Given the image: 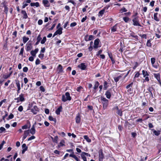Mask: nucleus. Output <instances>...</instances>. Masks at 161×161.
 I'll return each instance as SVG.
<instances>
[{
  "mask_svg": "<svg viewBox=\"0 0 161 161\" xmlns=\"http://www.w3.org/2000/svg\"><path fill=\"white\" fill-rule=\"evenodd\" d=\"M71 98L70 96V94L69 92L65 93V95H63L62 96V100L64 102L67 101L71 100Z\"/></svg>",
  "mask_w": 161,
  "mask_h": 161,
  "instance_id": "nucleus-1",
  "label": "nucleus"
},
{
  "mask_svg": "<svg viewBox=\"0 0 161 161\" xmlns=\"http://www.w3.org/2000/svg\"><path fill=\"white\" fill-rule=\"evenodd\" d=\"M101 101L103 104V108L104 109L106 108L108 105V100L105 98L101 97Z\"/></svg>",
  "mask_w": 161,
  "mask_h": 161,
  "instance_id": "nucleus-2",
  "label": "nucleus"
},
{
  "mask_svg": "<svg viewBox=\"0 0 161 161\" xmlns=\"http://www.w3.org/2000/svg\"><path fill=\"white\" fill-rule=\"evenodd\" d=\"M133 22V25L134 26H141V25L139 23V21L138 17H135L132 19Z\"/></svg>",
  "mask_w": 161,
  "mask_h": 161,
  "instance_id": "nucleus-3",
  "label": "nucleus"
},
{
  "mask_svg": "<svg viewBox=\"0 0 161 161\" xmlns=\"http://www.w3.org/2000/svg\"><path fill=\"white\" fill-rule=\"evenodd\" d=\"M98 156L99 161H103V159L104 158V156L102 149H100L99 150L98 152Z\"/></svg>",
  "mask_w": 161,
  "mask_h": 161,
  "instance_id": "nucleus-4",
  "label": "nucleus"
},
{
  "mask_svg": "<svg viewBox=\"0 0 161 161\" xmlns=\"http://www.w3.org/2000/svg\"><path fill=\"white\" fill-rule=\"evenodd\" d=\"M31 110L34 114H37L38 111V108L35 105L33 108L31 109Z\"/></svg>",
  "mask_w": 161,
  "mask_h": 161,
  "instance_id": "nucleus-5",
  "label": "nucleus"
},
{
  "mask_svg": "<svg viewBox=\"0 0 161 161\" xmlns=\"http://www.w3.org/2000/svg\"><path fill=\"white\" fill-rule=\"evenodd\" d=\"M36 124V122H35L34 124L32 126L31 129H30V132L32 134L34 135L35 133V125Z\"/></svg>",
  "mask_w": 161,
  "mask_h": 161,
  "instance_id": "nucleus-6",
  "label": "nucleus"
},
{
  "mask_svg": "<svg viewBox=\"0 0 161 161\" xmlns=\"http://www.w3.org/2000/svg\"><path fill=\"white\" fill-rule=\"evenodd\" d=\"M22 153L23 154L25 153V151H26L28 149V147L26 146L25 143H24L22 146Z\"/></svg>",
  "mask_w": 161,
  "mask_h": 161,
  "instance_id": "nucleus-7",
  "label": "nucleus"
},
{
  "mask_svg": "<svg viewBox=\"0 0 161 161\" xmlns=\"http://www.w3.org/2000/svg\"><path fill=\"white\" fill-rule=\"evenodd\" d=\"M154 77L157 79L159 83L161 84L160 75L159 73H154Z\"/></svg>",
  "mask_w": 161,
  "mask_h": 161,
  "instance_id": "nucleus-8",
  "label": "nucleus"
},
{
  "mask_svg": "<svg viewBox=\"0 0 161 161\" xmlns=\"http://www.w3.org/2000/svg\"><path fill=\"white\" fill-rule=\"evenodd\" d=\"M86 66H87L84 63H82L78 66V67L82 70H85L86 69Z\"/></svg>",
  "mask_w": 161,
  "mask_h": 161,
  "instance_id": "nucleus-9",
  "label": "nucleus"
},
{
  "mask_svg": "<svg viewBox=\"0 0 161 161\" xmlns=\"http://www.w3.org/2000/svg\"><path fill=\"white\" fill-rule=\"evenodd\" d=\"M39 49L38 48H36L34 50H32L31 52V54L33 57H35L36 54L38 52Z\"/></svg>",
  "mask_w": 161,
  "mask_h": 161,
  "instance_id": "nucleus-10",
  "label": "nucleus"
},
{
  "mask_svg": "<svg viewBox=\"0 0 161 161\" xmlns=\"http://www.w3.org/2000/svg\"><path fill=\"white\" fill-rule=\"evenodd\" d=\"M30 133V131L29 130H25L24 131V136L22 138V140L24 141L27 137V136Z\"/></svg>",
  "mask_w": 161,
  "mask_h": 161,
  "instance_id": "nucleus-11",
  "label": "nucleus"
},
{
  "mask_svg": "<svg viewBox=\"0 0 161 161\" xmlns=\"http://www.w3.org/2000/svg\"><path fill=\"white\" fill-rule=\"evenodd\" d=\"M21 14L23 15L22 18L23 19H26L28 18V15L26 12L24 10L21 11Z\"/></svg>",
  "mask_w": 161,
  "mask_h": 161,
  "instance_id": "nucleus-12",
  "label": "nucleus"
},
{
  "mask_svg": "<svg viewBox=\"0 0 161 161\" xmlns=\"http://www.w3.org/2000/svg\"><path fill=\"white\" fill-rule=\"evenodd\" d=\"M99 41L100 40L98 39H97L94 41V47L95 48H97L98 47V45L99 44Z\"/></svg>",
  "mask_w": 161,
  "mask_h": 161,
  "instance_id": "nucleus-13",
  "label": "nucleus"
},
{
  "mask_svg": "<svg viewBox=\"0 0 161 161\" xmlns=\"http://www.w3.org/2000/svg\"><path fill=\"white\" fill-rule=\"evenodd\" d=\"M26 51H27L31 50L32 48V46L31 43L27 44L26 45Z\"/></svg>",
  "mask_w": 161,
  "mask_h": 161,
  "instance_id": "nucleus-14",
  "label": "nucleus"
},
{
  "mask_svg": "<svg viewBox=\"0 0 161 161\" xmlns=\"http://www.w3.org/2000/svg\"><path fill=\"white\" fill-rule=\"evenodd\" d=\"M106 97L108 99H110L111 97V90H108L107 91L105 94Z\"/></svg>",
  "mask_w": 161,
  "mask_h": 161,
  "instance_id": "nucleus-15",
  "label": "nucleus"
},
{
  "mask_svg": "<svg viewBox=\"0 0 161 161\" xmlns=\"http://www.w3.org/2000/svg\"><path fill=\"white\" fill-rule=\"evenodd\" d=\"M80 114L79 113H78L77 114V115L75 118L76 123L77 124H78L80 123Z\"/></svg>",
  "mask_w": 161,
  "mask_h": 161,
  "instance_id": "nucleus-16",
  "label": "nucleus"
},
{
  "mask_svg": "<svg viewBox=\"0 0 161 161\" xmlns=\"http://www.w3.org/2000/svg\"><path fill=\"white\" fill-rule=\"evenodd\" d=\"M58 73H60L62 72H63V67L62 66L59 64L58 67Z\"/></svg>",
  "mask_w": 161,
  "mask_h": 161,
  "instance_id": "nucleus-17",
  "label": "nucleus"
},
{
  "mask_svg": "<svg viewBox=\"0 0 161 161\" xmlns=\"http://www.w3.org/2000/svg\"><path fill=\"white\" fill-rule=\"evenodd\" d=\"M62 106L59 107L56 110L55 113L57 115H59L60 112L62 111Z\"/></svg>",
  "mask_w": 161,
  "mask_h": 161,
  "instance_id": "nucleus-18",
  "label": "nucleus"
},
{
  "mask_svg": "<svg viewBox=\"0 0 161 161\" xmlns=\"http://www.w3.org/2000/svg\"><path fill=\"white\" fill-rule=\"evenodd\" d=\"M158 14L157 13H155L154 14L153 18L156 21H159L160 20L159 19L158 16Z\"/></svg>",
  "mask_w": 161,
  "mask_h": 161,
  "instance_id": "nucleus-19",
  "label": "nucleus"
},
{
  "mask_svg": "<svg viewBox=\"0 0 161 161\" xmlns=\"http://www.w3.org/2000/svg\"><path fill=\"white\" fill-rule=\"evenodd\" d=\"M19 98L20 102H22L25 100V99L24 97V94L23 93H21L19 95Z\"/></svg>",
  "mask_w": 161,
  "mask_h": 161,
  "instance_id": "nucleus-20",
  "label": "nucleus"
},
{
  "mask_svg": "<svg viewBox=\"0 0 161 161\" xmlns=\"http://www.w3.org/2000/svg\"><path fill=\"white\" fill-rule=\"evenodd\" d=\"M43 3L44 6L46 7H49V2L47 0H43L42 1Z\"/></svg>",
  "mask_w": 161,
  "mask_h": 161,
  "instance_id": "nucleus-21",
  "label": "nucleus"
},
{
  "mask_svg": "<svg viewBox=\"0 0 161 161\" xmlns=\"http://www.w3.org/2000/svg\"><path fill=\"white\" fill-rule=\"evenodd\" d=\"M62 28L60 27L55 32H56L57 35L59 34L60 35L62 33Z\"/></svg>",
  "mask_w": 161,
  "mask_h": 161,
  "instance_id": "nucleus-22",
  "label": "nucleus"
},
{
  "mask_svg": "<svg viewBox=\"0 0 161 161\" xmlns=\"http://www.w3.org/2000/svg\"><path fill=\"white\" fill-rule=\"evenodd\" d=\"M117 24H115L111 28V32H114L116 31L117 29Z\"/></svg>",
  "mask_w": 161,
  "mask_h": 161,
  "instance_id": "nucleus-23",
  "label": "nucleus"
},
{
  "mask_svg": "<svg viewBox=\"0 0 161 161\" xmlns=\"http://www.w3.org/2000/svg\"><path fill=\"white\" fill-rule=\"evenodd\" d=\"M31 6L32 7L35 6L37 7L39 6V3L38 2L31 3L30 4Z\"/></svg>",
  "mask_w": 161,
  "mask_h": 161,
  "instance_id": "nucleus-24",
  "label": "nucleus"
},
{
  "mask_svg": "<svg viewBox=\"0 0 161 161\" xmlns=\"http://www.w3.org/2000/svg\"><path fill=\"white\" fill-rule=\"evenodd\" d=\"M70 157H72L74 158L76 161H77L79 159L74 154V152H73V154H70L69 155Z\"/></svg>",
  "mask_w": 161,
  "mask_h": 161,
  "instance_id": "nucleus-25",
  "label": "nucleus"
},
{
  "mask_svg": "<svg viewBox=\"0 0 161 161\" xmlns=\"http://www.w3.org/2000/svg\"><path fill=\"white\" fill-rule=\"evenodd\" d=\"M152 130L153 131V133L155 135L158 136L160 134V130L156 131L154 129H152Z\"/></svg>",
  "mask_w": 161,
  "mask_h": 161,
  "instance_id": "nucleus-26",
  "label": "nucleus"
},
{
  "mask_svg": "<svg viewBox=\"0 0 161 161\" xmlns=\"http://www.w3.org/2000/svg\"><path fill=\"white\" fill-rule=\"evenodd\" d=\"M83 138L88 142H91V139L89 138V137L85 135V136H84Z\"/></svg>",
  "mask_w": 161,
  "mask_h": 161,
  "instance_id": "nucleus-27",
  "label": "nucleus"
},
{
  "mask_svg": "<svg viewBox=\"0 0 161 161\" xmlns=\"http://www.w3.org/2000/svg\"><path fill=\"white\" fill-rule=\"evenodd\" d=\"M130 36L136 39H138V36L137 35H135V33L134 32L130 33Z\"/></svg>",
  "mask_w": 161,
  "mask_h": 161,
  "instance_id": "nucleus-28",
  "label": "nucleus"
},
{
  "mask_svg": "<svg viewBox=\"0 0 161 161\" xmlns=\"http://www.w3.org/2000/svg\"><path fill=\"white\" fill-rule=\"evenodd\" d=\"M99 85V83L98 81H96L95 83L94 86V89L96 90L98 88V86Z\"/></svg>",
  "mask_w": 161,
  "mask_h": 161,
  "instance_id": "nucleus-29",
  "label": "nucleus"
},
{
  "mask_svg": "<svg viewBox=\"0 0 161 161\" xmlns=\"http://www.w3.org/2000/svg\"><path fill=\"white\" fill-rule=\"evenodd\" d=\"M142 74L144 77H145L147 76H148L149 75L147 72L144 70H143L142 71Z\"/></svg>",
  "mask_w": 161,
  "mask_h": 161,
  "instance_id": "nucleus-30",
  "label": "nucleus"
},
{
  "mask_svg": "<svg viewBox=\"0 0 161 161\" xmlns=\"http://www.w3.org/2000/svg\"><path fill=\"white\" fill-rule=\"evenodd\" d=\"M122 74L121 75H120L118 76L117 77H115L114 78V80L116 82H117L118 81H119V79H120V78L122 77Z\"/></svg>",
  "mask_w": 161,
  "mask_h": 161,
  "instance_id": "nucleus-31",
  "label": "nucleus"
},
{
  "mask_svg": "<svg viewBox=\"0 0 161 161\" xmlns=\"http://www.w3.org/2000/svg\"><path fill=\"white\" fill-rule=\"evenodd\" d=\"M108 83L106 81H104L103 84V89L104 90H106L108 87Z\"/></svg>",
  "mask_w": 161,
  "mask_h": 161,
  "instance_id": "nucleus-32",
  "label": "nucleus"
},
{
  "mask_svg": "<svg viewBox=\"0 0 161 161\" xmlns=\"http://www.w3.org/2000/svg\"><path fill=\"white\" fill-rule=\"evenodd\" d=\"M23 42L25 43L27 42L29 40V38L27 37H26L25 36H24L22 38Z\"/></svg>",
  "mask_w": 161,
  "mask_h": 161,
  "instance_id": "nucleus-33",
  "label": "nucleus"
},
{
  "mask_svg": "<svg viewBox=\"0 0 161 161\" xmlns=\"http://www.w3.org/2000/svg\"><path fill=\"white\" fill-rule=\"evenodd\" d=\"M105 11L104 10L102 9L101 11H100L98 13L99 16H102L103 14H104Z\"/></svg>",
  "mask_w": 161,
  "mask_h": 161,
  "instance_id": "nucleus-34",
  "label": "nucleus"
},
{
  "mask_svg": "<svg viewBox=\"0 0 161 161\" xmlns=\"http://www.w3.org/2000/svg\"><path fill=\"white\" fill-rule=\"evenodd\" d=\"M64 141L63 140H62L59 143V144L58 145V147H60L63 146L64 145Z\"/></svg>",
  "mask_w": 161,
  "mask_h": 161,
  "instance_id": "nucleus-35",
  "label": "nucleus"
},
{
  "mask_svg": "<svg viewBox=\"0 0 161 161\" xmlns=\"http://www.w3.org/2000/svg\"><path fill=\"white\" fill-rule=\"evenodd\" d=\"M14 117V115L12 114L11 113L9 115L8 117L7 118V120H9L10 119H12Z\"/></svg>",
  "mask_w": 161,
  "mask_h": 161,
  "instance_id": "nucleus-36",
  "label": "nucleus"
},
{
  "mask_svg": "<svg viewBox=\"0 0 161 161\" xmlns=\"http://www.w3.org/2000/svg\"><path fill=\"white\" fill-rule=\"evenodd\" d=\"M49 119L51 121H54L55 122H56V119L54 118L52 116H49L48 117Z\"/></svg>",
  "mask_w": 161,
  "mask_h": 161,
  "instance_id": "nucleus-37",
  "label": "nucleus"
},
{
  "mask_svg": "<svg viewBox=\"0 0 161 161\" xmlns=\"http://www.w3.org/2000/svg\"><path fill=\"white\" fill-rule=\"evenodd\" d=\"M24 51V48L23 47L21 49L20 52L19 54V55H21V56L22 57H23V56Z\"/></svg>",
  "mask_w": 161,
  "mask_h": 161,
  "instance_id": "nucleus-38",
  "label": "nucleus"
},
{
  "mask_svg": "<svg viewBox=\"0 0 161 161\" xmlns=\"http://www.w3.org/2000/svg\"><path fill=\"white\" fill-rule=\"evenodd\" d=\"M116 113L120 116H121L122 115V112L120 110H117Z\"/></svg>",
  "mask_w": 161,
  "mask_h": 161,
  "instance_id": "nucleus-39",
  "label": "nucleus"
},
{
  "mask_svg": "<svg viewBox=\"0 0 161 161\" xmlns=\"http://www.w3.org/2000/svg\"><path fill=\"white\" fill-rule=\"evenodd\" d=\"M46 36H44L43 37L42 40L41 42V43L42 44H44L46 41Z\"/></svg>",
  "mask_w": 161,
  "mask_h": 161,
  "instance_id": "nucleus-40",
  "label": "nucleus"
},
{
  "mask_svg": "<svg viewBox=\"0 0 161 161\" xmlns=\"http://www.w3.org/2000/svg\"><path fill=\"white\" fill-rule=\"evenodd\" d=\"M12 71H11L7 75H5L4 76V78L6 79H7L9 77L11 76V75H12Z\"/></svg>",
  "mask_w": 161,
  "mask_h": 161,
  "instance_id": "nucleus-41",
  "label": "nucleus"
},
{
  "mask_svg": "<svg viewBox=\"0 0 161 161\" xmlns=\"http://www.w3.org/2000/svg\"><path fill=\"white\" fill-rule=\"evenodd\" d=\"M81 154H83V155L85 156H87L88 157H90L91 155L90 154H89L88 153L85 152H83Z\"/></svg>",
  "mask_w": 161,
  "mask_h": 161,
  "instance_id": "nucleus-42",
  "label": "nucleus"
},
{
  "mask_svg": "<svg viewBox=\"0 0 161 161\" xmlns=\"http://www.w3.org/2000/svg\"><path fill=\"white\" fill-rule=\"evenodd\" d=\"M15 81L17 87H19L20 86L19 81L18 80H15Z\"/></svg>",
  "mask_w": 161,
  "mask_h": 161,
  "instance_id": "nucleus-43",
  "label": "nucleus"
},
{
  "mask_svg": "<svg viewBox=\"0 0 161 161\" xmlns=\"http://www.w3.org/2000/svg\"><path fill=\"white\" fill-rule=\"evenodd\" d=\"M147 46L148 47H151L152 46L151 41L150 40H148L147 43Z\"/></svg>",
  "mask_w": 161,
  "mask_h": 161,
  "instance_id": "nucleus-44",
  "label": "nucleus"
},
{
  "mask_svg": "<svg viewBox=\"0 0 161 161\" xmlns=\"http://www.w3.org/2000/svg\"><path fill=\"white\" fill-rule=\"evenodd\" d=\"M123 19L126 23H127L129 20V19L128 17H124L123 18Z\"/></svg>",
  "mask_w": 161,
  "mask_h": 161,
  "instance_id": "nucleus-45",
  "label": "nucleus"
},
{
  "mask_svg": "<svg viewBox=\"0 0 161 161\" xmlns=\"http://www.w3.org/2000/svg\"><path fill=\"white\" fill-rule=\"evenodd\" d=\"M58 138V136H56L54 138V140L53 142H54L57 143Z\"/></svg>",
  "mask_w": 161,
  "mask_h": 161,
  "instance_id": "nucleus-46",
  "label": "nucleus"
},
{
  "mask_svg": "<svg viewBox=\"0 0 161 161\" xmlns=\"http://www.w3.org/2000/svg\"><path fill=\"white\" fill-rule=\"evenodd\" d=\"M81 157L84 161H87L86 157L83 154H81Z\"/></svg>",
  "mask_w": 161,
  "mask_h": 161,
  "instance_id": "nucleus-47",
  "label": "nucleus"
},
{
  "mask_svg": "<svg viewBox=\"0 0 161 161\" xmlns=\"http://www.w3.org/2000/svg\"><path fill=\"white\" fill-rule=\"evenodd\" d=\"M6 130L3 127H1L0 128V133H2V132L5 131Z\"/></svg>",
  "mask_w": 161,
  "mask_h": 161,
  "instance_id": "nucleus-48",
  "label": "nucleus"
},
{
  "mask_svg": "<svg viewBox=\"0 0 161 161\" xmlns=\"http://www.w3.org/2000/svg\"><path fill=\"white\" fill-rule=\"evenodd\" d=\"M28 5V4L26 3H25V2L23 3V5L22 6V9H23L25 8Z\"/></svg>",
  "mask_w": 161,
  "mask_h": 161,
  "instance_id": "nucleus-49",
  "label": "nucleus"
},
{
  "mask_svg": "<svg viewBox=\"0 0 161 161\" xmlns=\"http://www.w3.org/2000/svg\"><path fill=\"white\" fill-rule=\"evenodd\" d=\"M140 75V73L139 72H136L134 76V78H138L139 77Z\"/></svg>",
  "mask_w": 161,
  "mask_h": 161,
  "instance_id": "nucleus-50",
  "label": "nucleus"
},
{
  "mask_svg": "<svg viewBox=\"0 0 161 161\" xmlns=\"http://www.w3.org/2000/svg\"><path fill=\"white\" fill-rule=\"evenodd\" d=\"M42 39V38L41 37V35L39 34L37 37V40L38 41V42H40Z\"/></svg>",
  "mask_w": 161,
  "mask_h": 161,
  "instance_id": "nucleus-51",
  "label": "nucleus"
},
{
  "mask_svg": "<svg viewBox=\"0 0 161 161\" xmlns=\"http://www.w3.org/2000/svg\"><path fill=\"white\" fill-rule=\"evenodd\" d=\"M151 62L152 64H154L155 61V59L154 58H151Z\"/></svg>",
  "mask_w": 161,
  "mask_h": 161,
  "instance_id": "nucleus-52",
  "label": "nucleus"
},
{
  "mask_svg": "<svg viewBox=\"0 0 161 161\" xmlns=\"http://www.w3.org/2000/svg\"><path fill=\"white\" fill-rule=\"evenodd\" d=\"M133 85V82H131L130 84L128 85L126 87V88L127 89H129L130 87H132V86Z\"/></svg>",
  "mask_w": 161,
  "mask_h": 161,
  "instance_id": "nucleus-53",
  "label": "nucleus"
},
{
  "mask_svg": "<svg viewBox=\"0 0 161 161\" xmlns=\"http://www.w3.org/2000/svg\"><path fill=\"white\" fill-rule=\"evenodd\" d=\"M40 90L42 92H44L45 91V89L42 86H41L40 87Z\"/></svg>",
  "mask_w": 161,
  "mask_h": 161,
  "instance_id": "nucleus-54",
  "label": "nucleus"
},
{
  "mask_svg": "<svg viewBox=\"0 0 161 161\" xmlns=\"http://www.w3.org/2000/svg\"><path fill=\"white\" fill-rule=\"evenodd\" d=\"M93 38H94V36H93L92 35H90L89 36V37L88 38L87 40H89V41L93 39Z\"/></svg>",
  "mask_w": 161,
  "mask_h": 161,
  "instance_id": "nucleus-55",
  "label": "nucleus"
},
{
  "mask_svg": "<svg viewBox=\"0 0 161 161\" xmlns=\"http://www.w3.org/2000/svg\"><path fill=\"white\" fill-rule=\"evenodd\" d=\"M28 69L27 67H25L23 68V71L25 72H26L28 71Z\"/></svg>",
  "mask_w": 161,
  "mask_h": 161,
  "instance_id": "nucleus-56",
  "label": "nucleus"
},
{
  "mask_svg": "<svg viewBox=\"0 0 161 161\" xmlns=\"http://www.w3.org/2000/svg\"><path fill=\"white\" fill-rule=\"evenodd\" d=\"M23 110V107L22 106H19L18 108V110L20 112H21Z\"/></svg>",
  "mask_w": 161,
  "mask_h": 161,
  "instance_id": "nucleus-57",
  "label": "nucleus"
},
{
  "mask_svg": "<svg viewBox=\"0 0 161 161\" xmlns=\"http://www.w3.org/2000/svg\"><path fill=\"white\" fill-rule=\"evenodd\" d=\"M35 138V137L34 136H32L31 137L28 138V141H31L32 140L34 139Z\"/></svg>",
  "mask_w": 161,
  "mask_h": 161,
  "instance_id": "nucleus-58",
  "label": "nucleus"
},
{
  "mask_svg": "<svg viewBox=\"0 0 161 161\" xmlns=\"http://www.w3.org/2000/svg\"><path fill=\"white\" fill-rule=\"evenodd\" d=\"M8 115V113H7L4 115L3 116L2 119H3V120L4 121V122H5V118Z\"/></svg>",
  "mask_w": 161,
  "mask_h": 161,
  "instance_id": "nucleus-59",
  "label": "nucleus"
},
{
  "mask_svg": "<svg viewBox=\"0 0 161 161\" xmlns=\"http://www.w3.org/2000/svg\"><path fill=\"white\" fill-rule=\"evenodd\" d=\"M40 60L38 58L37 59H36V62H35L36 64V65L39 64H40Z\"/></svg>",
  "mask_w": 161,
  "mask_h": 161,
  "instance_id": "nucleus-60",
  "label": "nucleus"
},
{
  "mask_svg": "<svg viewBox=\"0 0 161 161\" xmlns=\"http://www.w3.org/2000/svg\"><path fill=\"white\" fill-rule=\"evenodd\" d=\"M122 11V13L123 12H126L127 11V10L125 8L123 7L120 10Z\"/></svg>",
  "mask_w": 161,
  "mask_h": 161,
  "instance_id": "nucleus-61",
  "label": "nucleus"
},
{
  "mask_svg": "<svg viewBox=\"0 0 161 161\" xmlns=\"http://www.w3.org/2000/svg\"><path fill=\"white\" fill-rule=\"evenodd\" d=\"M77 25V24L76 22H74L73 23H71L70 24V27H74L75 26H76Z\"/></svg>",
  "mask_w": 161,
  "mask_h": 161,
  "instance_id": "nucleus-62",
  "label": "nucleus"
},
{
  "mask_svg": "<svg viewBox=\"0 0 161 161\" xmlns=\"http://www.w3.org/2000/svg\"><path fill=\"white\" fill-rule=\"evenodd\" d=\"M82 87L80 86H79L77 88L76 90L77 92H80L81 90L82 89Z\"/></svg>",
  "mask_w": 161,
  "mask_h": 161,
  "instance_id": "nucleus-63",
  "label": "nucleus"
},
{
  "mask_svg": "<svg viewBox=\"0 0 161 161\" xmlns=\"http://www.w3.org/2000/svg\"><path fill=\"white\" fill-rule=\"evenodd\" d=\"M44 57V54H42V53H40L38 55V57L41 59H42Z\"/></svg>",
  "mask_w": 161,
  "mask_h": 161,
  "instance_id": "nucleus-64",
  "label": "nucleus"
}]
</instances>
